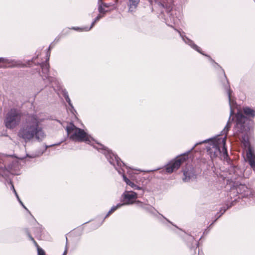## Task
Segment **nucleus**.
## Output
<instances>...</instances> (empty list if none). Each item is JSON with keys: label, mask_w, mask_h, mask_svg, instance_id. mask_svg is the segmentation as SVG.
I'll list each match as a JSON object with an SVG mask.
<instances>
[{"label": "nucleus", "mask_w": 255, "mask_h": 255, "mask_svg": "<svg viewBox=\"0 0 255 255\" xmlns=\"http://www.w3.org/2000/svg\"><path fill=\"white\" fill-rule=\"evenodd\" d=\"M24 119L22 118V113L15 109H11L6 114L4 120L5 127L9 129H13L17 127L21 120Z\"/></svg>", "instance_id": "obj_5"}, {"label": "nucleus", "mask_w": 255, "mask_h": 255, "mask_svg": "<svg viewBox=\"0 0 255 255\" xmlns=\"http://www.w3.org/2000/svg\"><path fill=\"white\" fill-rule=\"evenodd\" d=\"M187 155H184L177 157L175 160L170 162L166 166V171L171 173L177 170L182 163L184 162L187 158Z\"/></svg>", "instance_id": "obj_7"}, {"label": "nucleus", "mask_w": 255, "mask_h": 255, "mask_svg": "<svg viewBox=\"0 0 255 255\" xmlns=\"http://www.w3.org/2000/svg\"><path fill=\"white\" fill-rule=\"evenodd\" d=\"M30 239L32 241H33L34 242V243H35V245H37L36 244V243L35 242V241L34 240L33 238H32V237H30Z\"/></svg>", "instance_id": "obj_27"}, {"label": "nucleus", "mask_w": 255, "mask_h": 255, "mask_svg": "<svg viewBox=\"0 0 255 255\" xmlns=\"http://www.w3.org/2000/svg\"><path fill=\"white\" fill-rule=\"evenodd\" d=\"M183 174L184 176L183 180L185 181H188L190 179L194 178L195 176L193 169L191 167H190L189 169L184 170Z\"/></svg>", "instance_id": "obj_11"}, {"label": "nucleus", "mask_w": 255, "mask_h": 255, "mask_svg": "<svg viewBox=\"0 0 255 255\" xmlns=\"http://www.w3.org/2000/svg\"><path fill=\"white\" fill-rule=\"evenodd\" d=\"M227 94H228V96L230 105L231 106V111H230V117H231L233 115V113H234L233 111L232 108V106H231V105H232L231 91L230 89H227Z\"/></svg>", "instance_id": "obj_16"}, {"label": "nucleus", "mask_w": 255, "mask_h": 255, "mask_svg": "<svg viewBox=\"0 0 255 255\" xmlns=\"http://www.w3.org/2000/svg\"><path fill=\"white\" fill-rule=\"evenodd\" d=\"M66 253H67V250H65V251H64L63 255H66Z\"/></svg>", "instance_id": "obj_28"}, {"label": "nucleus", "mask_w": 255, "mask_h": 255, "mask_svg": "<svg viewBox=\"0 0 255 255\" xmlns=\"http://www.w3.org/2000/svg\"><path fill=\"white\" fill-rule=\"evenodd\" d=\"M47 56L48 57V58H47V60H49V55H48V53L47 54Z\"/></svg>", "instance_id": "obj_29"}, {"label": "nucleus", "mask_w": 255, "mask_h": 255, "mask_svg": "<svg viewBox=\"0 0 255 255\" xmlns=\"http://www.w3.org/2000/svg\"><path fill=\"white\" fill-rule=\"evenodd\" d=\"M236 119L235 130L237 133H244L242 138V142L244 146L248 148L247 151V158L251 167L255 171V155L250 147L248 136V132L251 128L249 125L251 121L240 112L237 114Z\"/></svg>", "instance_id": "obj_2"}, {"label": "nucleus", "mask_w": 255, "mask_h": 255, "mask_svg": "<svg viewBox=\"0 0 255 255\" xmlns=\"http://www.w3.org/2000/svg\"><path fill=\"white\" fill-rule=\"evenodd\" d=\"M173 11L172 10L171 6H169L166 9V17L164 18L165 22L168 25H171L172 23H175L177 21V19L176 17L172 16L173 14Z\"/></svg>", "instance_id": "obj_10"}, {"label": "nucleus", "mask_w": 255, "mask_h": 255, "mask_svg": "<svg viewBox=\"0 0 255 255\" xmlns=\"http://www.w3.org/2000/svg\"><path fill=\"white\" fill-rule=\"evenodd\" d=\"M38 251V255H45L44 251L42 249L39 248L38 247L37 248Z\"/></svg>", "instance_id": "obj_22"}, {"label": "nucleus", "mask_w": 255, "mask_h": 255, "mask_svg": "<svg viewBox=\"0 0 255 255\" xmlns=\"http://www.w3.org/2000/svg\"><path fill=\"white\" fill-rule=\"evenodd\" d=\"M101 17H102V16L100 14H99V15H98L96 17V18H95V20L92 23L91 25V26L90 27H85L80 28V29L81 30H85V31H89V30H90L92 28V27L94 25L95 23L97 21H98ZM73 29H75V30H77V29H80V28H79V27H74Z\"/></svg>", "instance_id": "obj_13"}, {"label": "nucleus", "mask_w": 255, "mask_h": 255, "mask_svg": "<svg viewBox=\"0 0 255 255\" xmlns=\"http://www.w3.org/2000/svg\"><path fill=\"white\" fill-rule=\"evenodd\" d=\"M129 186H130L131 187L133 188V189H139L140 188L137 186L135 184H134L132 182L130 181L128 183Z\"/></svg>", "instance_id": "obj_21"}, {"label": "nucleus", "mask_w": 255, "mask_h": 255, "mask_svg": "<svg viewBox=\"0 0 255 255\" xmlns=\"http://www.w3.org/2000/svg\"><path fill=\"white\" fill-rule=\"evenodd\" d=\"M246 189H247V186L242 184H241L237 188V192L240 193H243V192L245 191Z\"/></svg>", "instance_id": "obj_17"}, {"label": "nucleus", "mask_w": 255, "mask_h": 255, "mask_svg": "<svg viewBox=\"0 0 255 255\" xmlns=\"http://www.w3.org/2000/svg\"><path fill=\"white\" fill-rule=\"evenodd\" d=\"M154 0H148V1H149V2L152 4V2Z\"/></svg>", "instance_id": "obj_26"}, {"label": "nucleus", "mask_w": 255, "mask_h": 255, "mask_svg": "<svg viewBox=\"0 0 255 255\" xmlns=\"http://www.w3.org/2000/svg\"><path fill=\"white\" fill-rule=\"evenodd\" d=\"M64 96L65 97V100L66 101V102L69 104V105L73 108V106L72 105V104H71V100L68 96V95L67 94V93H64Z\"/></svg>", "instance_id": "obj_19"}, {"label": "nucleus", "mask_w": 255, "mask_h": 255, "mask_svg": "<svg viewBox=\"0 0 255 255\" xmlns=\"http://www.w3.org/2000/svg\"><path fill=\"white\" fill-rule=\"evenodd\" d=\"M182 39L185 41V43L191 46L193 49H195L199 52L202 53L200 51V48L195 44H194L192 41L188 39L187 38H184L183 37H182Z\"/></svg>", "instance_id": "obj_14"}, {"label": "nucleus", "mask_w": 255, "mask_h": 255, "mask_svg": "<svg viewBox=\"0 0 255 255\" xmlns=\"http://www.w3.org/2000/svg\"><path fill=\"white\" fill-rule=\"evenodd\" d=\"M41 67L42 69V74H43L42 75V78H43V80H47V81L49 83H52V86L54 88V84H56L57 83V81L54 78L48 76V73L49 72V63H48L47 62L45 63H42L41 65Z\"/></svg>", "instance_id": "obj_8"}, {"label": "nucleus", "mask_w": 255, "mask_h": 255, "mask_svg": "<svg viewBox=\"0 0 255 255\" xmlns=\"http://www.w3.org/2000/svg\"><path fill=\"white\" fill-rule=\"evenodd\" d=\"M99 146H100L99 147L96 148L98 149H101L103 150V153L105 155L109 162L114 165L120 174L123 175L124 181L127 183V184H128L130 182V180L124 174H123L122 171L120 169H118V167H122V165L125 166L124 163L117 155L114 154L112 151L107 149L104 145L100 144Z\"/></svg>", "instance_id": "obj_4"}, {"label": "nucleus", "mask_w": 255, "mask_h": 255, "mask_svg": "<svg viewBox=\"0 0 255 255\" xmlns=\"http://www.w3.org/2000/svg\"><path fill=\"white\" fill-rule=\"evenodd\" d=\"M204 142H206V140H204L202 142H201L200 143H204Z\"/></svg>", "instance_id": "obj_30"}, {"label": "nucleus", "mask_w": 255, "mask_h": 255, "mask_svg": "<svg viewBox=\"0 0 255 255\" xmlns=\"http://www.w3.org/2000/svg\"><path fill=\"white\" fill-rule=\"evenodd\" d=\"M124 205L132 204L137 198V194L132 191H126L123 195Z\"/></svg>", "instance_id": "obj_9"}, {"label": "nucleus", "mask_w": 255, "mask_h": 255, "mask_svg": "<svg viewBox=\"0 0 255 255\" xmlns=\"http://www.w3.org/2000/svg\"><path fill=\"white\" fill-rule=\"evenodd\" d=\"M139 0H129V10L132 11L137 6Z\"/></svg>", "instance_id": "obj_15"}, {"label": "nucleus", "mask_w": 255, "mask_h": 255, "mask_svg": "<svg viewBox=\"0 0 255 255\" xmlns=\"http://www.w3.org/2000/svg\"><path fill=\"white\" fill-rule=\"evenodd\" d=\"M243 111L244 113L248 117H255V110H254L248 107H243Z\"/></svg>", "instance_id": "obj_12"}, {"label": "nucleus", "mask_w": 255, "mask_h": 255, "mask_svg": "<svg viewBox=\"0 0 255 255\" xmlns=\"http://www.w3.org/2000/svg\"><path fill=\"white\" fill-rule=\"evenodd\" d=\"M8 184H9L10 185V189L13 190L17 199H19V197L14 189V186H13V184L12 183V182L10 180H9V181H8Z\"/></svg>", "instance_id": "obj_20"}, {"label": "nucleus", "mask_w": 255, "mask_h": 255, "mask_svg": "<svg viewBox=\"0 0 255 255\" xmlns=\"http://www.w3.org/2000/svg\"><path fill=\"white\" fill-rule=\"evenodd\" d=\"M230 128L231 123L230 121H229L224 129L221 132L222 135H225L224 137L223 138H220L218 136L215 139L216 143H215V147L216 150L220 154L222 155L224 158L228 157L227 150L226 147V140L227 134ZM215 152L216 153V151Z\"/></svg>", "instance_id": "obj_6"}, {"label": "nucleus", "mask_w": 255, "mask_h": 255, "mask_svg": "<svg viewBox=\"0 0 255 255\" xmlns=\"http://www.w3.org/2000/svg\"><path fill=\"white\" fill-rule=\"evenodd\" d=\"M99 11L100 13H105V11L104 10V8H103L102 6L101 5H100L99 6Z\"/></svg>", "instance_id": "obj_23"}, {"label": "nucleus", "mask_w": 255, "mask_h": 255, "mask_svg": "<svg viewBox=\"0 0 255 255\" xmlns=\"http://www.w3.org/2000/svg\"><path fill=\"white\" fill-rule=\"evenodd\" d=\"M66 130L71 139L77 141H84L88 144L91 143L93 138L88 135L83 129L77 128L70 123L67 126Z\"/></svg>", "instance_id": "obj_3"}, {"label": "nucleus", "mask_w": 255, "mask_h": 255, "mask_svg": "<svg viewBox=\"0 0 255 255\" xmlns=\"http://www.w3.org/2000/svg\"><path fill=\"white\" fill-rule=\"evenodd\" d=\"M6 61V60L3 58H0V62L5 63Z\"/></svg>", "instance_id": "obj_24"}, {"label": "nucleus", "mask_w": 255, "mask_h": 255, "mask_svg": "<svg viewBox=\"0 0 255 255\" xmlns=\"http://www.w3.org/2000/svg\"><path fill=\"white\" fill-rule=\"evenodd\" d=\"M45 119L35 115H27L22 121L18 135L25 142L34 138L42 141L46 137V134L40 125Z\"/></svg>", "instance_id": "obj_1"}, {"label": "nucleus", "mask_w": 255, "mask_h": 255, "mask_svg": "<svg viewBox=\"0 0 255 255\" xmlns=\"http://www.w3.org/2000/svg\"><path fill=\"white\" fill-rule=\"evenodd\" d=\"M123 205H124V204H118L117 206H113L111 208V209L109 211V212H108V214L107 215L106 217L108 216L110 214H111L112 213L114 212L117 209H118L119 208L122 207Z\"/></svg>", "instance_id": "obj_18"}, {"label": "nucleus", "mask_w": 255, "mask_h": 255, "mask_svg": "<svg viewBox=\"0 0 255 255\" xmlns=\"http://www.w3.org/2000/svg\"><path fill=\"white\" fill-rule=\"evenodd\" d=\"M150 208L151 210H154V209H153L152 207H150Z\"/></svg>", "instance_id": "obj_31"}, {"label": "nucleus", "mask_w": 255, "mask_h": 255, "mask_svg": "<svg viewBox=\"0 0 255 255\" xmlns=\"http://www.w3.org/2000/svg\"><path fill=\"white\" fill-rule=\"evenodd\" d=\"M17 200L19 201V203H20L21 204V205L23 206V207L24 208H25L26 210H27V209H26V208L24 206V205L23 204L22 202L21 201V200H20V199H19H19H17Z\"/></svg>", "instance_id": "obj_25"}]
</instances>
